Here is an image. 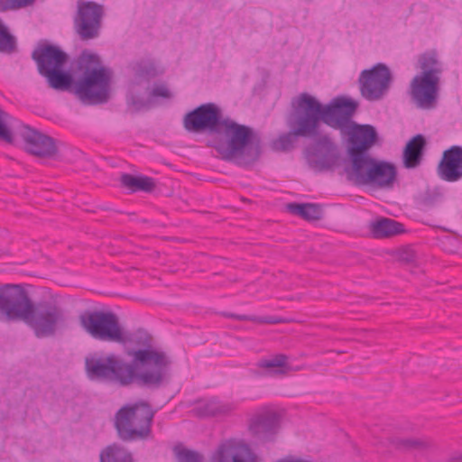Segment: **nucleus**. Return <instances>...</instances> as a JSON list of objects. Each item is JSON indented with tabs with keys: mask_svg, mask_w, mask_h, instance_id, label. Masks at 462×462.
I'll use <instances>...</instances> for the list:
<instances>
[{
	"mask_svg": "<svg viewBox=\"0 0 462 462\" xmlns=\"http://www.w3.org/2000/svg\"><path fill=\"white\" fill-rule=\"evenodd\" d=\"M79 321L93 338L121 344L125 347V354L133 357L132 362L127 363L114 354L87 356L85 372L90 380L116 383L120 386L134 383L148 388L162 385L171 361L165 353L152 347L150 336L124 331L112 311L85 310Z\"/></svg>",
	"mask_w": 462,
	"mask_h": 462,
	"instance_id": "1",
	"label": "nucleus"
},
{
	"mask_svg": "<svg viewBox=\"0 0 462 462\" xmlns=\"http://www.w3.org/2000/svg\"><path fill=\"white\" fill-rule=\"evenodd\" d=\"M358 103L346 97H337L323 105L308 93H301L296 101L295 114L289 123L291 131L273 142L277 151L287 152L294 147L298 137H316L319 123L333 129H344L356 113Z\"/></svg>",
	"mask_w": 462,
	"mask_h": 462,
	"instance_id": "2",
	"label": "nucleus"
},
{
	"mask_svg": "<svg viewBox=\"0 0 462 462\" xmlns=\"http://www.w3.org/2000/svg\"><path fill=\"white\" fill-rule=\"evenodd\" d=\"M0 313L8 321L24 322L37 338L55 336L66 321L65 310L56 300L34 302L21 284L0 288Z\"/></svg>",
	"mask_w": 462,
	"mask_h": 462,
	"instance_id": "3",
	"label": "nucleus"
},
{
	"mask_svg": "<svg viewBox=\"0 0 462 462\" xmlns=\"http://www.w3.org/2000/svg\"><path fill=\"white\" fill-rule=\"evenodd\" d=\"M220 134H223L225 139L208 142V146L213 147L221 159L243 167L250 166L259 160L262 139L252 127L226 117L223 121Z\"/></svg>",
	"mask_w": 462,
	"mask_h": 462,
	"instance_id": "4",
	"label": "nucleus"
},
{
	"mask_svg": "<svg viewBox=\"0 0 462 462\" xmlns=\"http://www.w3.org/2000/svg\"><path fill=\"white\" fill-rule=\"evenodd\" d=\"M75 72L80 73L67 89L88 105L104 104L109 98L110 73L102 66L98 55L83 50L74 61Z\"/></svg>",
	"mask_w": 462,
	"mask_h": 462,
	"instance_id": "5",
	"label": "nucleus"
},
{
	"mask_svg": "<svg viewBox=\"0 0 462 462\" xmlns=\"http://www.w3.org/2000/svg\"><path fill=\"white\" fill-rule=\"evenodd\" d=\"M154 413L152 406L144 401L121 407L114 419L118 438L125 442L150 439Z\"/></svg>",
	"mask_w": 462,
	"mask_h": 462,
	"instance_id": "6",
	"label": "nucleus"
},
{
	"mask_svg": "<svg viewBox=\"0 0 462 462\" xmlns=\"http://www.w3.org/2000/svg\"><path fill=\"white\" fill-rule=\"evenodd\" d=\"M421 72L411 81L410 93L419 106L430 107L438 97L441 64L435 51H428L418 58Z\"/></svg>",
	"mask_w": 462,
	"mask_h": 462,
	"instance_id": "7",
	"label": "nucleus"
},
{
	"mask_svg": "<svg viewBox=\"0 0 462 462\" xmlns=\"http://www.w3.org/2000/svg\"><path fill=\"white\" fill-rule=\"evenodd\" d=\"M32 59L37 64L39 74L47 79L51 88L64 91L71 88L73 78L63 69L68 55L60 47L41 43L32 51Z\"/></svg>",
	"mask_w": 462,
	"mask_h": 462,
	"instance_id": "8",
	"label": "nucleus"
},
{
	"mask_svg": "<svg viewBox=\"0 0 462 462\" xmlns=\"http://www.w3.org/2000/svg\"><path fill=\"white\" fill-rule=\"evenodd\" d=\"M347 179L356 185H371L380 189H391L396 181V167L388 162L370 157L345 169Z\"/></svg>",
	"mask_w": 462,
	"mask_h": 462,
	"instance_id": "9",
	"label": "nucleus"
},
{
	"mask_svg": "<svg viewBox=\"0 0 462 462\" xmlns=\"http://www.w3.org/2000/svg\"><path fill=\"white\" fill-rule=\"evenodd\" d=\"M104 6L94 1L78 0L73 18L76 33L82 41L96 39L100 34Z\"/></svg>",
	"mask_w": 462,
	"mask_h": 462,
	"instance_id": "10",
	"label": "nucleus"
},
{
	"mask_svg": "<svg viewBox=\"0 0 462 462\" xmlns=\"http://www.w3.org/2000/svg\"><path fill=\"white\" fill-rule=\"evenodd\" d=\"M223 121L221 109L215 103H206L188 112L182 123L189 133L220 134Z\"/></svg>",
	"mask_w": 462,
	"mask_h": 462,
	"instance_id": "11",
	"label": "nucleus"
},
{
	"mask_svg": "<svg viewBox=\"0 0 462 462\" xmlns=\"http://www.w3.org/2000/svg\"><path fill=\"white\" fill-rule=\"evenodd\" d=\"M315 138L313 144L306 151V156L310 165L319 171H330L341 165L342 157L337 145L328 134Z\"/></svg>",
	"mask_w": 462,
	"mask_h": 462,
	"instance_id": "12",
	"label": "nucleus"
},
{
	"mask_svg": "<svg viewBox=\"0 0 462 462\" xmlns=\"http://www.w3.org/2000/svg\"><path fill=\"white\" fill-rule=\"evenodd\" d=\"M350 125L347 154L351 162L350 165H356L371 157L367 152L377 142L378 134L373 125H357L352 121V118L349 125L343 130Z\"/></svg>",
	"mask_w": 462,
	"mask_h": 462,
	"instance_id": "13",
	"label": "nucleus"
},
{
	"mask_svg": "<svg viewBox=\"0 0 462 462\" xmlns=\"http://www.w3.org/2000/svg\"><path fill=\"white\" fill-rule=\"evenodd\" d=\"M392 74L383 63H377L370 69H364L359 77L360 93L368 101L381 99L390 87Z\"/></svg>",
	"mask_w": 462,
	"mask_h": 462,
	"instance_id": "14",
	"label": "nucleus"
},
{
	"mask_svg": "<svg viewBox=\"0 0 462 462\" xmlns=\"http://www.w3.org/2000/svg\"><path fill=\"white\" fill-rule=\"evenodd\" d=\"M25 150L37 157L52 158L58 153L54 138L26 126L22 134Z\"/></svg>",
	"mask_w": 462,
	"mask_h": 462,
	"instance_id": "15",
	"label": "nucleus"
},
{
	"mask_svg": "<svg viewBox=\"0 0 462 462\" xmlns=\"http://www.w3.org/2000/svg\"><path fill=\"white\" fill-rule=\"evenodd\" d=\"M437 172L441 180L448 182L462 179V146L453 145L443 152Z\"/></svg>",
	"mask_w": 462,
	"mask_h": 462,
	"instance_id": "16",
	"label": "nucleus"
},
{
	"mask_svg": "<svg viewBox=\"0 0 462 462\" xmlns=\"http://www.w3.org/2000/svg\"><path fill=\"white\" fill-rule=\"evenodd\" d=\"M279 423L280 417L276 412L264 411L251 419L249 430L254 437L264 439L276 433Z\"/></svg>",
	"mask_w": 462,
	"mask_h": 462,
	"instance_id": "17",
	"label": "nucleus"
},
{
	"mask_svg": "<svg viewBox=\"0 0 462 462\" xmlns=\"http://www.w3.org/2000/svg\"><path fill=\"white\" fill-rule=\"evenodd\" d=\"M426 145V139L420 134L410 139L402 152L403 166L407 169L418 167L422 161Z\"/></svg>",
	"mask_w": 462,
	"mask_h": 462,
	"instance_id": "18",
	"label": "nucleus"
},
{
	"mask_svg": "<svg viewBox=\"0 0 462 462\" xmlns=\"http://www.w3.org/2000/svg\"><path fill=\"white\" fill-rule=\"evenodd\" d=\"M236 410L232 402H223L217 398L200 402L194 408V413L199 417H217L231 414Z\"/></svg>",
	"mask_w": 462,
	"mask_h": 462,
	"instance_id": "19",
	"label": "nucleus"
},
{
	"mask_svg": "<svg viewBox=\"0 0 462 462\" xmlns=\"http://www.w3.org/2000/svg\"><path fill=\"white\" fill-rule=\"evenodd\" d=\"M404 231L402 223L388 217H380L371 223V232L375 238H387Z\"/></svg>",
	"mask_w": 462,
	"mask_h": 462,
	"instance_id": "20",
	"label": "nucleus"
},
{
	"mask_svg": "<svg viewBox=\"0 0 462 462\" xmlns=\"http://www.w3.org/2000/svg\"><path fill=\"white\" fill-rule=\"evenodd\" d=\"M121 184L132 192L144 191L152 192L155 187V181L148 176H134L129 173H124L120 178Z\"/></svg>",
	"mask_w": 462,
	"mask_h": 462,
	"instance_id": "21",
	"label": "nucleus"
},
{
	"mask_svg": "<svg viewBox=\"0 0 462 462\" xmlns=\"http://www.w3.org/2000/svg\"><path fill=\"white\" fill-rule=\"evenodd\" d=\"M287 209L290 213L300 216L307 221H317L323 217L321 206L315 203H289Z\"/></svg>",
	"mask_w": 462,
	"mask_h": 462,
	"instance_id": "22",
	"label": "nucleus"
},
{
	"mask_svg": "<svg viewBox=\"0 0 462 462\" xmlns=\"http://www.w3.org/2000/svg\"><path fill=\"white\" fill-rule=\"evenodd\" d=\"M391 444L400 451H422L432 447V441L426 438H393Z\"/></svg>",
	"mask_w": 462,
	"mask_h": 462,
	"instance_id": "23",
	"label": "nucleus"
},
{
	"mask_svg": "<svg viewBox=\"0 0 462 462\" xmlns=\"http://www.w3.org/2000/svg\"><path fill=\"white\" fill-rule=\"evenodd\" d=\"M100 462H134L133 455L125 447L114 443L101 450Z\"/></svg>",
	"mask_w": 462,
	"mask_h": 462,
	"instance_id": "24",
	"label": "nucleus"
},
{
	"mask_svg": "<svg viewBox=\"0 0 462 462\" xmlns=\"http://www.w3.org/2000/svg\"><path fill=\"white\" fill-rule=\"evenodd\" d=\"M216 462H246L238 448L231 444H221L217 451Z\"/></svg>",
	"mask_w": 462,
	"mask_h": 462,
	"instance_id": "25",
	"label": "nucleus"
},
{
	"mask_svg": "<svg viewBox=\"0 0 462 462\" xmlns=\"http://www.w3.org/2000/svg\"><path fill=\"white\" fill-rule=\"evenodd\" d=\"M136 78L149 80L158 75L155 63L150 60H141L131 64Z\"/></svg>",
	"mask_w": 462,
	"mask_h": 462,
	"instance_id": "26",
	"label": "nucleus"
},
{
	"mask_svg": "<svg viewBox=\"0 0 462 462\" xmlns=\"http://www.w3.org/2000/svg\"><path fill=\"white\" fill-rule=\"evenodd\" d=\"M16 50V40L0 19V52L13 53Z\"/></svg>",
	"mask_w": 462,
	"mask_h": 462,
	"instance_id": "27",
	"label": "nucleus"
},
{
	"mask_svg": "<svg viewBox=\"0 0 462 462\" xmlns=\"http://www.w3.org/2000/svg\"><path fill=\"white\" fill-rule=\"evenodd\" d=\"M178 462H202L203 457L197 451L188 449L181 445L174 448Z\"/></svg>",
	"mask_w": 462,
	"mask_h": 462,
	"instance_id": "28",
	"label": "nucleus"
},
{
	"mask_svg": "<svg viewBox=\"0 0 462 462\" xmlns=\"http://www.w3.org/2000/svg\"><path fill=\"white\" fill-rule=\"evenodd\" d=\"M288 356L284 354H277L271 359H261L257 363L260 368H283L287 366Z\"/></svg>",
	"mask_w": 462,
	"mask_h": 462,
	"instance_id": "29",
	"label": "nucleus"
},
{
	"mask_svg": "<svg viewBox=\"0 0 462 462\" xmlns=\"http://www.w3.org/2000/svg\"><path fill=\"white\" fill-rule=\"evenodd\" d=\"M9 118V114L0 108V140L13 143L14 137L12 132L7 127Z\"/></svg>",
	"mask_w": 462,
	"mask_h": 462,
	"instance_id": "30",
	"label": "nucleus"
},
{
	"mask_svg": "<svg viewBox=\"0 0 462 462\" xmlns=\"http://www.w3.org/2000/svg\"><path fill=\"white\" fill-rule=\"evenodd\" d=\"M36 0H0V12L18 10L32 5Z\"/></svg>",
	"mask_w": 462,
	"mask_h": 462,
	"instance_id": "31",
	"label": "nucleus"
},
{
	"mask_svg": "<svg viewBox=\"0 0 462 462\" xmlns=\"http://www.w3.org/2000/svg\"><path fill=\"white\" fill-rule=\"evenodd\" d=\"M398 261L404 263H413L416 259L415 252L410 247H404L398 251L397 253Z\"/></svg>",
	"mask_w": 462,
	"mask_h": 462,
	"instance_id": "32",
	"label": "nucleus"
},
{
	"mask_svg": "<svg viewBox=\"0 0 462 462\" xmlns=\"http://www.w3.org/2000/svg\"><path fill=\"white\" fill-rule=\"evenodd\" d=\"M151 97L170 98L171 97V94L166 86L160 85V86H156L152 88V90L151 92Z\"/></svg>",
	"mask_w": 462,
	"mask_h": 462,
	"instance_id": "33",
	"label": "nucleus"
},
{
	"mask_svg": "<svg viewBox=\"0 0 462 462\" xmlns=\"http://www.w3.org/2000/svg\"><path fill=\"white\" fill-rule=\"evenodd\" d=\"M127 102L129 105L134 106L136 110H140L141 108H143L146 106V102L143 99H142L133 94L127 98Z\"/></svg>",
	"mask_w": 462,
	"mask_h": 462,
	"instance_id": "34",
	"label": "nucleus"
},
{
	"mask_svg": "<svg viewBox=\"0 0 462 462\" xmlns=\"http://www.w3.org/2000/svg\"><path fill=\"white\" fill-rule=\"evenodd\" d=\"M284 320L276 317H256V323L260 324H279Z\"/></svg>",
	"mask_w": 462,
	"mask_h": 462,
	"instance_id": "35",
	"label": "nucleus"
},
{
	"mask_svg": "<svg viewBox=\"0 0 462 462\" xmlns=\"http://www.w3.org/2000/svg\"><path fill=\"white\" fill-rule=\"evenodd\" d=\"M230 318L237 319V320H250L253 322H256V317L255 316H246V315H237V314H230Z\"/></svg>",
	"mask_w": 462,
	"mask_h": 462,
	"instance_id": "36",
	"label": "nucleus"
},
{
	"mask_svg": "<svg viewBox=\"0 0 462 462\" xmlns=\"http://www.w3.org/2000/svg\"><path fill=\"white\" fill-rule=\"evenodd\" d=\"M445 462H462V452L454 453Z\"/></svg>",
	"mask_w": 462,
	"mask_h": 462,
	"instance_id": "37",
	"label": "nucleus"
},
{
	"mask_svg": "<svg viewBox=\"0 0 462 462\" xmlns=\"http://www.w3.org/2000/svg\"><path fill=\"white\" fill-rule=\"evenodd\" d=\"M275 373H276V374H285V373H286V371H284V370H282V369H280V370L276 371Z\"/></svg>",
	"mask_w": 462,
	"mask_h": 462,
	"instance_id": "38",
	"label": "nucleus"
}]
</instances>
